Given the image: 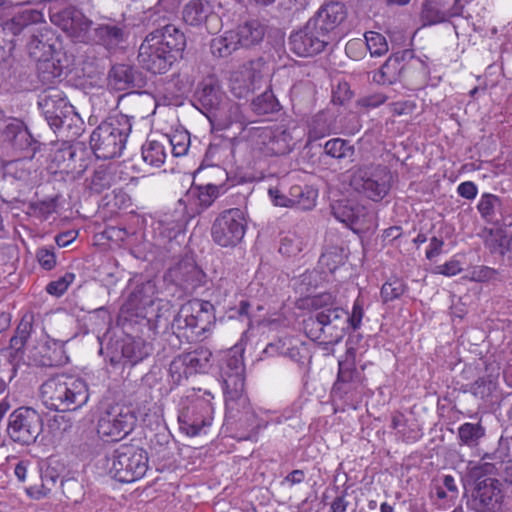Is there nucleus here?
I'll use <instances>...</instances> for the list:
<instances>
[{"label": "nucleus", "instance_id": "12", "mask_svg": "<svg viewBox=\"0 0 512 512\" xmlns=\"http://www.w3.org/2000/svg\"><path fill=\"white\" fill-rule=\"evenodd\" d=\"M265 61L262 58L250 60L231 73L229 88L238 99H247L260 87Z\"/></svg>", "mask_w": 512, "mask_h": 512}, {"label": "nucleus", "instance_id": "57", "mask_svg": "<svg viewBox=\"0 0 512 512\" xmlns=\"http://www.w3.org/2000/svg\"><path fill=\"white\" fill-rule=\"evenodd\" d=\"M211 421L209 418L183 420L181 428L189 436H197L201 433L202 428L209 426Z\"/></svg>", "mask_w": 512, "mask_h": 512}, {"label": "nucleus", "instance_id": "60", "mask_svg": "<svg viewBox=\"0 0 512 512\" xmlns=\"http://www.w3.org/2000/svg\"><path fill=\"white\" fill-rule=\"evenodd\" d=\"M386 99L387 97L384 94L377 93L359 98L357 100V104L358 106L372 109L383 104L386 101Z\"/></svg>", "mask_w": 512, "mask_h": 512}, {"label": "nucleus", "instance_id": "62", "mask_svg": "<svg viewBox=\"0 0 512 512\" xmlns=\"http://www.w3.org/2000/svg\"><path fill=\"white\" fill-rule=\"evenodd\" d=\"M352 97V92L347 82L339 83L337 90L333 92V101L338 104H344Z\"/></svg>", "mask_w": 512, "mask_h": 512}, {"label": "nucleus", "instance_id": "22", "mask_svg": "<svg viewBox=\"0 0 512 512\" xmlns=\"http://www.w3.org/2000/svg\"><path fill=\"white\" fill-rule=\"evenodd\" d=\"M224 98L220 86L213 79L204 81L195 94L197 108L207 117L221 109Z\"/></svg>", "mask_w": 512, "mask_h": 512}, {"label": "nucleus", "instance_id": "44", "mask_svg": "<svg viewBox=\"0 0 512 512\" xmlns=\"http://www.w3.org/2000/svg\"><path fill=\"white\" fill-rule=\"evenodd\" d=\"M325 153L332 158L344 159L354 155L355 149L348 141L341 138L330 139L325 143Z\"/></svg>", "mask_w": 512, "mask_h": 512}, {"label": "nucleus", "instance_id": "53", "mask_svg": "<svg viewBox=\"0 0 512 512\" xmlns=\"http://www.w3.org/2000/svg\"><path fill=\"white\" fill-rule=\"evenodd\" d=\"M343 263V257L336 249L322 253L319 258V265L323 269V272L327 270L332 273L339 266L343 265Z\"/></svg>", "mask_w": 512, "mask_h": 512}, {"label": "nucleus", "instance_id": "2", "mask_svg": "<svg viewBox=\"0 0 512 512\" xmlns=\"http://www.w3.org/2000/svg\"><path fill=\"white\" fill-rule=\"evenodd\" d=\"M43 405L53 411H74L89 399L86 382L74 376L59 374L47 379L40 387Z\"/></svg>", "mask_w": 512, "mask_h": 512}, {"label": "nucleus", "instance_id": "3", "mask_svg": "<svg viewBox=\"0 0 512 512\" xmlns=\"http://www.w3.org/2000/svg\"><path fill=\"white\" fill-rule=\"evenodd\" d=\"M220 376L223 381L225 404L231 418L239 414L245 420H252L255 414L251 409L249 399L244 394V364L239 356H227L220 365Z\"/></svg>", "mask_w": 512, "mask_h": 512}, {"label": "nucleus", "instance_id": "41", "mask_svg": "<svg viewBox=\"0 0 512 512\" xmlns=\"http://www.w3.org/2000/svg\"><path fill=\"white\" fill-rule=\"evenodd\" d=\"M484 435L485 429L480 423L466 422L458 428V438L461 445L476 447Z\"/></svg>", "mask_w": 512, "mask_h": 512}, {"label": "nucleus", "instance_id": "30", "mask_svg": "<svg viewBox=\"0 0 512 512\" xmlns=\"http://www.w3.org/2000/svg\"><path fill=\"white\" fill-rule=\"evenodd\" d=\"M452 15L439 0H425L421 6L420 20L423 26L436 25L447 21Z\"/></svg>", "mask_w": 512, "mask_h": 512}, {"label": "nucleus", "instance_id": "10", "mask_svg": "<svg viewBox=\"0 0 512 512\" xmlns=\"http://www.w3.org/2000/svg\"><path fill=\"white\" fill-rule=\"evenodd\" d=\"M246 227L244 213L240 209L225 210L215 219L211 228V236L217 245L233 248L242 241Z\"/></svg>", "mask_w": 512, "mask_h": 512}, {"label": "nucleus", "instance_id": "55", "mask_svg": "<svg viewBox=\"0 0 512 512\" xmlns=\"http://www.w3.org/2000/svg\"><path fill=\"white\" fill-rule=\"evenodd\" d=\"M76 10L77 9L73 7H69L63 9L62 11L52 13L50 16L51 21L60 27L64 32L71 30V23L73 22V15L75 14Z\"/></svg>", "mask_w": 512, "mask_h": 512}, {"label": "nucleus", "instance_id": "6", "mask_svg": "<svg viewBox=\"0 0 512 512\" xmlns=\"http://www.w3.org/2000/svg\"><path fill=\"white\" fill-rule=\"evenodd\" d=\"M110 475L122 483L142 478L148 469L147 452L134 445H122L106 457Z\"/></svg>", "mask_w": 512, "mask_h": 512}, {"label": "nucleus", "instance_id": "9", "mask_svg": "<svg viewBox=\"0 0 512 512\" xmlns=\"http://www.w3.org/2000/svg\"><path fill=\"white\" fill-rule=\"evenodd\" d=\"M136 421L137 418L129 407L111 405L101 413L97 433L105 441H120L134 429Z\"/></svg>", "mask_w": 512, "mask_h": 512}, {"label": "nucleus", "instance_id": "48", "mask_svg": "<svg viewBox=\"0 0 512 512\" xmlns=\"http://www.w3.org/2000/svg\"><path fill=\"white\" fill-rule=\"evenodd\" d=\"M306 303L308 307L314 310V313L318 311H326L339 306L336 301V297L330 292L312 296L306 300Z\"/></svg>", "mask_w": 512, "mask_h": 512}, {"label": "nucleus", "instance_id": "46", "mask_svg": "<svg viewBox=\"0 0 512 512\" xmlns=\"http://www.w3.org/2000/svg\"><path fill=\"white\" fill-rule=\"evenodd\" d=\"M365 41L371 56H382L389 50L386 38L378 32H366Z\"/></svg>", "mask_w": 512, "mask_h": 512}, {"label": "nucleus", "instance_id": "31", "mask_svg": "<svg viewBox=\"0 0 512 512\" xmlns=\"http://www.w3.org/2000/svg\"><path fill=\"white\" fill-rule=\"evenodd\" d=\"M4 140L8 142L15 150H25L32 143V137L22 122L15 121L6 125Z\"/></svg>", "mask_w": 512, "mask_h": 512}, {"label": "nucleus", "instance_id": "42", "mask_svg": "<svg viewBox=\"0 0 512 512\" xmlns=\"http://www.w3.org/2000/svg\"><path fill=\"white\" fill-rule=\"evenodd\" d=\"M142 158L153 167H160L166 158L165 146L160 141H149L142 147Z\"/></svg>", "mask_w": 512, "mask_h": 512}, {"label": "nucleus", "instance_id": "61", "mask_svg": "<svg viewBox=\"0 0 512 512\" xmlns=\"http://www.w3.org/2000/svg\"><path fill=\"white\" fill-rule=\"evenodd\" d=\"M436 273L445 275V276H454L461 272L462 268L460 266V262L457 260H450L445 264L438 265L435 268Z\"/></svg>", "mask_w": 512, "mask_h": 512}, {"label": "nucleus", "instance_id": "37", "mask_svg": "<svg viewBox=\"0 0 512 512\" xmlns=\"http://www.w3.org/2000/svg\"><path fill=\"white\" fill-rule=\"evenodd\" d=\"M269 145L275 154H287L294 148L295 143L291 131L281 125L271 131Z\"/></svg>", "mask_w": 512, "mask_h": 512}, {"label": "nucleus", "instance_id": "4", "mask_svg": "<svg viewBox=\"0 0 512 512\" xmlns=\"http://www.w3.org/2000/svg\"><path fill=\"white\" fill-rule=\"evenodd\" d=\"M215 321V309L209 301L193 299L184 303L172 321L173 333L187 342L198 341Z\"/></svg>", "mask_w": 512, "mask_h": 512}, {"label": "nucleus", "instance_id": "40", "mask_svg": "<svg viewBox=\"0 0 512 512\" xmlns=\"http://www.w3.org/2000/svg\"><path fill=\"white\" fill-rule=\"evenodd\" d=\"M78 151L83 152V148L79 145H70L65 142L59 149L54 152L53 162L57 163L59 167L63 166V168L66 170H75V162Z\"/></svg>", "mask_w": 512, "mask_h": 512}, {"label": "nucleus", "instance_id": "15", "mask_svg": "<svg viewBox=\"0 0 512 512\" xmlns=\"http://www.w3.org/2000/svg\"><path fill=\"white\" fill-rule=\"evenodd\" d=\"M415 62H419L414 58L411 50L398 51L391 55L380 70L373 76V80L378 84H393L405 77L406 71L413 66Z\"/></svg>", "mask_w": 512, "mask_h": 512}, {"label": "nucleus", "instance_id": "1", "mask_svg": "<svg viewBox=\"0 0 512 512\" xmlns=\"http://www.w3.org/2000/svg\"><path fill=\"white\" fill-rule=\"evenodd\" d=\"M186 46V38L175 25L166 24L148 33L138 49V63L148 72L164 74Z\"/></svg>", "mask_w": 512, "mask_h": 512}, {"label": "nucleus", "instance_id": "17", "mask_svg": "<svg viewBox=\"0 0 512 512\" xmlns=\"http://www.w3.org/2000/svg\"><path fill=\"white\" fill-rule=\"evenodd\" d=\"M221 189L222 185L210 183L204 186L192 187L179 199L178 203L183 205V210L187 214H200L219 197Z\"/></svg>", "mask_w": 512, "mask_h": 512}, {"label": "nucleus", "instance_id": "54", "mask_svg": "<svg viewBox=\"0 0 512 512\" xmlns=\"http://www.w3.org/2000/svg\"><path fill=\"white\" fill-rule=\"evenodd\" d=\"M75 280V274L72 272H66L63 276L59 277L57 280L51 281L47 287L46 291L53 296H61L63 295L70 284Z\"/></svg>", "mask_w": 512, "mask_h": 512}, {"label": "nucleus", "instance_id": "8", "mask_svg": "<svg viewBox=\"0 0 512 512\" xmlns=\"http://www.w3.org/2000/svg\"><path fill=\"white\" fill-rule=\"evenodd\" d=\"M38 105L54 131L71 128L75 120H80L74 107L68 103L63 91L56 87L45 89L39 95Z\"/></svg>", "mask_w": 512, "mask_h": 512}, {"label": "nucleus", "instance_id": "16", "mask_svg": "<svg viewBox=\"0 0 512 512\" xmlns=\"http://www.w3.org/2000/svg\"><path fill=\"white\" fill-rule=\"evenodd\" d=\"M156 299V285L148 280L135 286L121 307V313L127 316L145 317L147 309Z\"/></svg>", "mask_w": 512, "mask_h": 512}, {"label": "nucleus", "instance_id": "25", "mask_svg": "<svg viewBox=\"0 0 512 512\" xmlns=\"http://www.w3.org/2000/svg\"><path fill=\"white\" fill-rule=\"evenodd\" d=\"M141 73L128 64H115L108 73V84L115 90L124 91L140 87Z\"/></svg>", "mask_w": 512, "mask_h": 512}, {"label": "nucleus", "instance_id": "11", "mask_svg": "<svg viewBox=\"0 0 512 512\" xmlns=\"http://www.w3.org/2000/svg\"><path fill=\"white\" fill-rule=\"evenodd\" d=\"M42 429V417L31 407L17 408L9 416L8 435L14 442L21 445L34 443L41 434Z\"/></svg>", "mask_w": 512, "mask_h": 512}, {"label": "nucleus", "instance_id": "27", "mask_svg": "<svg viewBox=\"0 0 512 512\" xmlns=\"http://www.w3.org/2000/svg\"><path fill=\"white\" fill-rule=\"evenodd\" d=\"M32 331V321L24 317L17 326L15 335L10 339V346L8 349V358L10 363L15 367L17 366L23 354V348L27 339Z\"/></svg>", "mask_w": 512, "mask_h": 512}, {"label": "nucleus", "instance_id": "28", "mask_svg": "<svg viewBox=\"0 0 512 512\" xmlns=\"http://www.w3.org/2000/svg\"><path fill=\"white\" fill-rule=\"evenodd\" d=\"M233 32L240 48H249L263 40L265 27L257 20H251L238 25Z\"/></svg>", "mask_w": 512, "mask_h": 512}, {"label": "nucleus", "instance_id": "21", "mask_svg": "<svg viewBox=\"0 0 512 512\" xmlns=\"http://www.w3.org/2000/svg\"><path fill=\"white\" fill-rule=\"evenodd\" d=\"M320 324L327 331L328 343H337L347 331V311L342 307L331 308L315 313Z\"/></svg>", "mask_w": 512, "mask_h": 512}, {"label": "nucleus", "instance_id": "23", "mask_svg": "<svg viewBox=\"0 0 512 512\" xmlns=\"http://www.w3.org/2000/svg\"><path fill=\"white\" fill-rule=\"evenodd\" d=\"M333 216L347 227L356 231V226L360 225L365 217V207L357 200L351 198H342L331 204Z\"/></svg>", "mask_w": 512, "mask_h": 512}, {"label": "nucleus", "instance_id": "18", "mask_svg": "<svg viewBox=\"0 0 512 512\" xmlns=\"http://www.w3.org/2000/svg\"><path fill=\"white\" fill-rule=\"evenodd\" d=\"M510 201L492 193H483L477 204V210L481 218L490 224L512 225L507 222Z\"/></svg>", "mask_w": 512, "mask_h": 512}, {"label": "nucleus", "instance_id": "45", "mask_svg": "<svg viewBox=\"0 0 512 512\" xmlns=\"http://www.w3.org/2000/svg\"><path fill=\"white\" fill-rule=\"evenodd\" d=\"M304 247V241L301 236L296 233H288L281 239L279 252L288 257L298 255Z\"/></svg>", "mask_w": 512, "mask_h": 512}, {"label": "nucleus", "instance_id": "34", "mask_svg": "<svg viewBox=\"0 0 512 512\" xmlns=\"http://www.w3.org/2000/svg\"><path fill=\"white\" fill-rule=\"evenodd\" d=\"M333 130V115L329 111H319L309 122V141H315L329 135Z\"/></svg>", "mask_w": 512, "mask_h": 512}, {"label": "nucleus", "instance_id": "39", "mask_svg": "<svg viewBox=\"0 0 512 512\" xmlns=\"http://www.w3.org/2000/svg\"><path fill=\"white\" fill-rule=\"evenodd\" d=\"M511 237L501 228L489 229L485 237V246L491 253L505 255L510 249Z\"/></svg>", "mask_w": 512, "mask_h": 512}, {"label": "nucleus", "instance_id": "24", "mask_svg": "<svg viewBox=\"0 0 512 512\" xmlns=\"http://www.w3.org/2000/svg\"><path fill=\"white\" fill-rule=\"evenodd\" d=\"M62 348V341H44L31 349L30 359L37 366H58L62 363Z\"/></svg>", "mask_w": 512, "mask_h": 512}, {"label": "nucleus", "instance_id": "38", "mask_svg": "<svg viewBox=\"0 0 512 512\" xmlns=\"http://www.w3.org/2000/svg\"><path fill=\"white\" fill-rule=\"evenodd\" d=\"M183 355L191 375L205 373L211 367L212 352L207 348H199Z\"/></svg>", "mask_w": 512, "mask_h": 512}, {"label": "nucleus", "instance_id": "13", "mask_svg": "<svg viewBox=\"0 0 512 512\" xmlns=\"http://www.w3.org/2000/svg\"><path fill=\"white\" fill-rule=\"evenodd\" d=\"M501 483L494 478L478 479L467 506L476 512H499L503 503Z\"/></svg>", "mask_w": 512, "mask_h": 512}, {"label": "nucleus", "instance_id": "36", "mask_svg": "<svg viewBox=\"0 0 512 512\" xmlns=\"http://www.w3.org/2000/svg\"><path fill=\"white\" fill-rule=\"evenodd\" d=\"M42 21L43 14L40 10L25 8L17 12L11 21L7 23V29L11 31L12 34L18 35L26 26Z\"/></svg>", "mask_w": 512, "mask_h": 512}, {"label": "nucleus", "instance_id": "56", "mask_svg": "<svg viewBox=\"0 0 512 512\" xmlns=\"http://www.w3.org/2000/svg\"><path fill=\"white\" fill-rule=\"evenodd\" d=\"M494 389V382L486 378H479L471 386L472 393L482 399L488 397Z\"/></svg>", "mask_w": 512, "mask_h": 512}, {"label": "nucleus", "instance_id": "59", "mask_svg": "<svg viewBox=\"0 0 512 512\" xmlns=\"http://www.w3.org/2000/svg\"><path fill=\"white\" fill-rule=\"evenodd\" d=\"M39 264L46 270H51L56 264V257L52 249L40 248L36 253Z\"/></svg>", "mask_w": 512, "mask_h": 512}, {"label": "nucleus", "instance_id": "50", "mask_svg": "<svg viewBox=\"0 0 512 512\" xmlns=\"http://www.w3.org/2000/svg\"><path fill=\"white\" fill-rule=\"evenodd\" d=\"M91 25L92 21L85 17L79 10H76L73 15L71 30H67L66 33L72 38L81 41L89 31Z\"/></svg>", "mask_w": 512, "mask_h": 512}, {"label": "nucleus", "instance_id": "32", "mask_svg": "<svg viewBox=\"0 0 512 512\" xmlns=\"http://www.w3.org/2000/svg\"><path fill=\"white\" fill-rule=\"evenodd\" d=\"M239 49L240 46L233 29L215 36L210 42L211 53L217 58H227Z\"/></svg>", "mask_w": 512, "mask_h": 512}, {"label": "nucleus", "instance_id": "29", "mask_svg": "<svg viewBox=\"0 0 512 512\" xmlns=\"http://www.w3.org/2000/svg\"><path fill=\"white\" fill-rule=\"evenodd\" d=\"M183 20L191 26H200L213 17L212 5L206 0H190L183 9Z\"/></svg>", "mask_w": 512, "mask_h": 512}, {"label": "nucleus", "instance_id": "47", "mask_svg": "<svg viewBox=\"0 0 512 512\" xmlns=\"http://www.w3.org/2000/svg\"><path fill=\"white\" fill-rule=\"evenodd\" d=\"M164 140L170 145L174 156H184L188 152L190 136L187 132H175L169 137L165 136Z\"/></svg>", "mask_w": 512, "mask_h": 512}, {"label": "nucleus", "instance_id": "49", "mask_svg": "<svg viewBox=\"0 0 512 512\" xmlns=\"http://www.w3.org/2000/svg\"><path fill=\"white\" fill-rule=\"evenodd\" d=\"M303 327L306 335L311 340H321L328 343L327 331L324 326L320 324L315 313L303 321Z\"/></svg>", "mask_w": 512, "mask_h": 512}, {"label": "nucleus", "instance_id": "26", "mask_svg": "<svg viewBox=\"0 0 512 512\" xmlns=\"http://www.w3.org/2000/svg\"><path fill=\"white\" fill-rule=\"evenodd\" d=\"M362 382V373L355 368L353 361L349 359L339 361L338 377L334 389L348 393L351 390H356Z\"/></svg>", "mask_w": 512, "mask_h": 512}, {"label": "nucleus", "instance_id": "52", "mask_svg": "<svg viewBox=\"0 0 512 512\" xmlns=\"http://www.w3.org/2000/svg\"><path fill=\"white\" fill-rule=\"evenodd\" d=\"M405 291V286L400 279L394 278L383 284L381 297L384 302H389L400 297Z\"/></svg>", "mask_w": 512, "mask_h": 512}, {"label": "nucleus", "instance_id": "63", "mask_svg": "<svg viewBox=\"0 0 512 512\" xmlns=\"http://www.w3.org/2000/svg\"><path fill=\"white\" fill-rule=\"evenodd\" d=\"M496 275V270L487 267V266H481L478 268H475L472 272V280L477 282H485L489 281L490 279L494 278Z\"/></svg>", "mask_w": 512, "mask_h": 512}, {"label": "nucleus", "instance_id": "19", "mask_svg": "<svg viewBox=\"0 0 512 512\" xmlns=\"http://www.w3.org/2000/svg\"><path fill=\"white\" fill-rule=\"evenodd\" d=\"M95 43L110 53L123 49L129 37L125 24L104 23L99 24L93 31Z\"/></svg>", "mask_w": 512, "mask_h": 512}, {"label": "nucleus", "instance_id": "43", "mask_svg": "<svg viewBox=\"0 0 512 512\" xmlns=\"http://www.w3.org/2000/svg\"><path fill=\"white\" fill-rule=\"evenodd\" d=\"M252 111L257 115H266L278 110L279 103L271 90L264 91L254 98L250 104Z\"/></svg>", "mask_w": 512, "mask_h": 512}, {"label": "nucleus", "instance_id": "5", "mask_svg": "<svg viewBox=\"0 0 512 512\" xmlns=\"http://www.w3.org/2000/svg\"><path fill=\"white\" fill-rule=\"evenodd\" d=\"M132 129L130 118L116 115L100 123L90 136V146L98 159L119 157Z\"/></svg>", "mask_w": 512, "mask_h": 512}, {"label": "nucleus", "instance_id": "35", "mask_svg": "<svg viewBox=\"0 0 512 512\" xmlns=\"http://www.w3.org/2000/svg\"><path fill=\"white\" fill-rule=\"evenodd\" d=\"M317 191L308 186L294 185L289 190L288 202L290 206H297L301 210H311L316 204Z\"/></svg>", "mask_w": 512, "mask_h": 512}, {"label": "nucleus", "instance_id": "7", "mask_svg": "<svg viewBox=\"0 0 512 512\" xmlns=\"http://www.w3.org/2000/svg\"><path fill=\"white\" fill-rule=\"evenodd\" d=\"M349 172L350 186L366 198L378 202L388 194L391 174L386 166L362 164L352 167Z\"/></svg>", "mask_w": 512, "mask_h": 512}, {"label": "nucleus", "instance_id": "14", "mask_svg": "<svg viewBox=\"0 0 512 512\" xmlns=\"http://www.w3.org/2000/svg\"><path fill=\"white\" fill-rule=\"evenodd\" d=\"M327 44V37L309 21L303 29L291 34L289 38L290 50L300 57L316 55L323 51Z\"/></svg>", "mask_w": 512, "mask_h": 512}, {"label": "nucleus", "instance_id": "64", "mask_svg": "<svg viewBox=\"0 0 512 512\" xmlns=\"http://www.w3.org/2000/svg\"><path fill=\"white\" fill-rule=\"evenodd\" d=\"M458 194L468 200H472L477 196V186L472 181H466L461 183L457 187Z\"/></svg>", "mask_w": 512, "mask_h": 512}, {"label": "nucleus", "instance_id": "20", "mask_svg": "<svg viewBox=\"0 0 512 512\" xmlns=\"http://www.w3.org/2000/svg\"><path fill=\"white\" fill-rule=\"evenodd\" d=\"M347 11L341 2H330L323 5L309 22L329 41V33L338 27L346 18Z\"/></svg>", "mask_w": 512, "mask_h": 512}, {"label": "nucleus", "instance_id": "51", "mask_svg": "<svg viewBox=\"0 0 512 512\" xmlns=\"http://www.w3.org/2000/svg\"><path fill=\"white\" fill-rule=\"evenodd\" d=\"M169 374L175 384H179L183 379H187L191 373L188 369L187 362L184 361V355L175 357L169 365Z\"/></svg>", "mask_w": 512, "mask_h": 512}, {"label": "nucleus", "instance_id": "58", "mask_svg": "<svg viewBox=\"0 0 512 512\" xmlns=\"http://www.w3.org/2000/svg\"><path fill=\"white\" fill-rule=\"evenodd\" d=\"M363 315V302L358 298L353 304L351 314L347 313V328L351 326L353 330H357L361 325Z\"/></svg>", "mask_w": 512, "mask_h": 512}, {"label": "nucleus", "instance_id": "33", "mask_svg": "<svg viewBox=\"0 0 512 512\" xmlns=\"http://www.w3.org/2000/svg\"><path fill=\"white\" fill-rule=\"evenodd\" d=\"M46 48L51 49V45L45 44L38 36H32L28 43V50L31 57L35 58L38 61H42L40 66V70L43 72L47 71L50 68H53L51 71L52 77H60L62 74V66H56L55 57L52 56L51 59H43V54L40 52L46 50Z\"/></svg>", "mask_w": 512, "mask_h": 512}]
</instances>
